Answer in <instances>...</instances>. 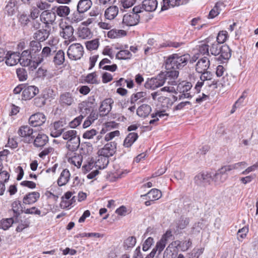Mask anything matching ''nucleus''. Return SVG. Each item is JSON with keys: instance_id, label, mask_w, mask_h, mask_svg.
Listing matches in <instances>:
<instances>
[{"instance_id": "1", "label": "nucleus", "mask_w": 258, "mask_h": 258, "mask_svg": "<svg viewBox=\"0 0 258 258\" xmlns=\"http://www.w3.org/2000/svg\"><path fill=\"white\" fill-rule=\"evenodd\" d=\"M191 83L182 81L179 83L178 82L174 86L164 87L157 92L151 94L152 98L154 100H157L159 102L162 103L163 106L169 107L172 104L171 99L167 97L162 95L163 92H167L168 93H173L177 94L178 93L181 94L179 95V99L181 100L184 98H190L192 97L190 92H188L192 87Z\"/></svg>"}, {"instance_id": "2", "label": "nucleus", "mask_w": 258, "mask_h": 258, "mask_svg": "<svg viewBox=\"0 0 258 258\" xmlns=\"http://www.w3.org/2000/svg\"><path fill=\"white\" fill-rule=\"evenodd\" d=\"M190 56L188 54L179 55L173 54L170 55L166 60L167 70L180 69L187 64Z\"/></svg>"}, {"instance_id": "3", "label": "nucleus", "mask_w": 258, "mask_h": 258, "mask_svg": "<svg viewBox=\"0 0 258 258\" xmlns=\"http://www.w3.org/2000/svg\"><path fill=\"white\" fill-rule=\"evenodd\" d=\"M142 12L140 5L135 6L133 9V12L124 14L121 23V27L125 28L137 25L140 21L139 13Z\"/></svg>"}, {"instance_id": "4", "label": "nucleus", "mask_w": 258, "mask_h": 258, "mask_svg": "<svg viewBox=\"0 0 258 258\" xmlns=\"http://www.w3.org/2000/svg\"><path fill=\"white\" fill-rule=\"evenodd\" d=\"M84 54V48L80 43H74L68 48L67 55L73 60L80 59Z\"/></svg>"}, {"instance_id": "5", "label": "nucleus", "mask_w": 258, "mask_h": 258, "mask_svg": "<svg viewBox=\"0 0 258 258\" xmlns=\"http://www.w3.org/2000/svg\"><path fill=\"white\" fill-rule=\"evenodd\" d=\"M33 130L28 125L21 126L18 131V134L22 138V140L27 143L33 142L34 138Z\"/></svg>"}, {"instance_id": "6", "label": "nucleus", "mask_w": 258, "mask_h": 258, "mask_svg": "<svg viewBox=\"0 0 258 258\" xmlns=\"http://www.w3.org/2000/svg\"><path fill=\"white\" fill-rule=\"evenodd\" d=\"M59 34L61 37L65 39H71L74 34L73 27L66 21L59 22Z\"/></svg>"}, {"instance_id": "7", "label": "nucleus", "mask_w": 258, "mask_h": 258, "mask_svg": "<svg viewBox=\"0 0 258 258\" xmlns=\"http://www.w3.org/2000/svg\"><path fill=\"white\" fill-rule=\"evenodd\" d=\"M201 74L202 75L200 77V81H199L197 82L195 87V89L198 93L200 91L201 87L204 85H208L210 86H211L212 85L215 86L216 85V83H214V82H213L212 83L210 84L209 83L208 81H211L212 77V75L210 72L206 71Z\"/></svg>"}, {"instance_id": "8", "label": "nucleus", "mask_w": 258, "mask_h": 258, "mask_svg": "<svg viewBox=\"0 0 258 258\" xmlns=\"http://www.w3.org/2000/svg\"><path fill=\"white\" fill-rule=\"evenodd\" d=\"M229 171L226 166L222 167L214 175L212 180L217 184H220L224 182L228 178L227 172Z\"/></svg>"}, {"instance_id": "9", "label": "nucleus", "mask_w": 258, "mask_h": 258, "mask_svg": "<svg viewBox=\"0 0 258 258\" xmlns=\"http://www.w3.org/2000/svg\"><path fill=\"white\" fill-rule=\"evenodd\" d=\"M29 46V54L31 58L33 59V66L34 67V64H35V61L37 59L38 54L40 53L42 46L40 42L35 40L31 41Z\"/></svg>"}, {"instance_id": "10", "label": "nucleus", "mask_w": 258, "mask_h": 258, "mask_svg": "<svg viewBox=\"0 0 258 258\" xmlns=\"http://www.w3.org/2000/svg\"><path fill=\"white\" fill-rule=\"evenodd\" d=\"M116 143L115 142H111L107 143L103 148L98 151V155H103L109 157L112 156L115 152Z\"/></svg>"}, {"instance_id": "11", "label": "nucleus", "mask_w": 258, "mask_h": 258, "mask_svg": "<svg viewBox=\"0 0 258 258\" xmlns=\"http://www.w3.org/2000/svg\"><path fill=\"white\" fill-rule=\"evenodd\" d=\"M56 19L55 12L49 11H44L40 16V21L48 27L49 25H52Z\"/></svg>"}, {"instance_id": "12", "label": "nucleus", "mask_w": 258, "mask_h": 258, "mask_svg": "<svg viewBox=\"0 0 258 258\" xmlns=\"http://www.w3.org/2000/svg\"><path fill=\"white\" fill-rule=\"evenodd\" d=\"M176 70L171 69L166 73L164 79L166 80L167 85L164 87L174 86L178 82L177 80L179 75V72Z\"/></svg>"}, {"instance_id": "13", "label": "nucleus", "mask_w": 258, "mask_h": 258, "mask_svg": "<svg viewBox=\"0 0 258 258\" xmlns=\"http://www.w3.org/2000/svg\"><path fill=\"white\" fill-rule=\"evenodd\" d=\"M164 85H167L166 80L164 79V77L161 76H158L155 78H152L148 80L145 84L146 88H149L151 89L154 90L159 87H161Z\"/></svg>"}, {"instance_id": "14", "label": "nucleus", "mask_w": 258, "mask_h": 258, "mask_svg": "<svg viewBox=\"0 0 258 258\" xmlns=\"http://www.w3.org/2000/svg\"><path fill=\"white\" fill-rule=\"evenodd\" d=\"M46 121V117L42 113H37L32 115L29 119V124L34 127L42 125Z\"/></svg>"}, {"instance_id": "15", "label": "nucleus", "mask_w": 258, "mask_h": 258, "mask_svg": "<svg viewBox=\"0 0 258 258\" xmlns=\"http://www.w3.org/2000/svg\"><path fill=\"white\" fill-rule=\"evenodd\" d=\"M212 176L208 173H201L195 177V183L200 186H205L210 183Z\"/></svg>"}, {"instance_id": "16", "label": "nucleus", "mask_w": 258, "mask_h": 258, "mask_svg": "<svg viewBox=\"0 0 258 258\" xmlns=\"http://www.w3.org/2000/svg\"><path fill=\"white\" fill-rule=\"evenodd\" d=\"M114 101L112 98H108L104 99L101 103L99 108L100 115L105 116L108 114L112 109Z\"/></svg>"}, {"instance_id": "17", "label": "nucleus", "mask_w": 258, "mask_h": 258, "mask_svg": "<svg viewBox=\"0 0 258 258\" xmlns=\"http://www.w3.org/2000/svg\"><path fill=\"white\" fill-rule=\"evenodd\" d=\"M207 42L209 45V51L212 55L217 56L220 53V49L222 45L216 40L215 38H208Z\"/></svg>"}, {"instance_id": "18", "label": "nucleus", "mask_w": 258, "mask_h": 258, "mask_svg": "<svg viewBox=\"0 0 258 258\" xmlns=\"http://www.w3.org/2000/svg\"><path fill=\"white\" fill-rule=\"evenodd\" d=\"M39 92L38 88L35 86L25 87L22 92L23 99L30 100Z\"/></svg>"}, {"instance_id": "19", "label": "nucleus", "mask_w": 258, "mask_h": 258, "mask_svg": "<svg viewBox=\"0 0 258 258\" xmlns=\"http://www.w3.org/2000/svg\"><path fill=\"white\" fill-rule=\"evenodd\" d=\"M210 60L207 57H204L199 59L197 63L196 70L199 73H202L207 71L210 67Z\"/></svg>"}, {"instance_id": "20", "label": "nucleus", "mask_w": 258, "mask_h": 258, "mask_svg": "<svg viewBox=\"0 0 258 258\" xmlns=\"http://www.w3.org/2000/svg\"><path fill=\"white\" fill-rule=\"evenodd\" d=\"M52 51L51 49L48 46L44 47L41 53L38 54L37 59L35 61V64H34V69H36L41 63L45 58L49 56Z\"/></svg>"}, {"instance_id": "21", "label": "nucleus", "mask_w": 258, "mask_h": 258, "mask_svg": "<svg viewBox=\"0 0 258 258\" xmlns=\"http://www.w3.org/2000/svg\"><path fill=\"white\" fill-rule=\"evenodd\" d=\"M189 0H163L161 10H167L170 7H174L180 5L186 4Z\"/></svg>"}, {"instance_id": "22", "label": "nucleus", "mask_w": 258, "mask_h": 258, "mask_svg": "<svg viewBox=\"0 0 258 258\" xmlns=\"http://www.w3.org/2000/svg\"><path fill=\"white\" fill-rule=\"evenodd\" d=\"M59 102L62 106H71L74 103L73 94L70 92H64L60 95Z\"/></svg>"}, {"instance_id": "23", "label": "nucleus", "mask_w": 258, "mask_h": 258, "mask_svg": "<svg viewBox=\"0 0 258 258\" xmlns=\"http://www.w3.org/2000/svg\"><path fill=\"white\" fill-rule=\"evenodd\" d=\"M20 53L18 52H7L6 63L9 66H13L18 63L20 60Z\"/></svg>"}, {"instance_id": "24", "label": "nucleus", "mask_w": 258, "mask_h": 258, "mask_svg": "<svg viewBox=\"0 0 258 258\" xmlns=\"http://www.w3.org/2000/svg\"><path fill=\"white\" fill-rule=\"evenodd\" d=\"M157 0H144L142 6V12L144 10L147 12L154 11L157 7Z\"/></svg>"}, {"instance_id": "25", "label": "nucleus", "mask_w": 258, "mask_h": 258, "mask_svg": "<svg viewBox=\"0 0 258 258\" xmlns=\"http://www.w3.org/2000/svg\"><path fill=\"white\" fill-rule=\"evenodd\" d=\"M118 12V7L111 6L106 9L104 12V16L106 19L112 20L117 16Z\"/></svg>"}, {"instance_id": "26", "label": "nucleus", "mask_w": 258, "mask_h": 258, "mask_svg": "<svg viewBox=\"0 0 258 258\" xmlns=\"http://www.w3.org/2000/svg\"><path fill=\"white\" fill-rule=\"evenodd\" d=\"M62 127V122H55L51 128L50 135L54 138L60 136L64 132V128Z\"/></svg>"}, {"instance_id": "27", "label": "nucleus", "mask_w": 258, "mask_h": 258, "mask_svg": "<svg viewBox=\"0 0 258 258\" xmlns=\"http://www.w3.org/2000/svg\"><path fill=\"white\" fill-rule=\"evenodd\" d=\"M40 198V194L33 191L26 195L23 198V203L24 204L31 205L35 203Z\"/></svg>"}, {"instance_id": "28", "label": "nucleus", "mask_w": 258, "mask_h": 258, "mask_svg": "<svg viewBox=\"0 0 258 258\" xmlns=\"http://www.w3.org/2000/svg\"><path fill=\"white\" fill-rule=\"evenodd\" d=\"M33 144L36 147H42L48 142V137L45 134H38L35 139H33Z\"/></svg>"}, {"instance_id": "29", "label": "nucleus", "mask_w": 258, "mask_h": 258, "mask_svg": "<svg viewBox=\"0 0 258 258\" xmlns=\"http://www.w3.org/2000/svg\"><path fill=\"white\" fill-rule=\"evenodd\" d=\"M71 174L67 169H63L57 179V184L59 186L66 185L69 181Z\"/></svg>"}, {"instance_id": "30", "label": "nucleus", "mask_w": 258, "mask_h": 258, "mask_svg": "<svg viewBox=\"0 0 258 258\" xmlns=\"http://www.w3.org/2000/svg\"><path fill=\"white\" fill-rule=\"evenodd\" d=\"M224 8V5L222 2H217L213 9L210 11L208 18L214 19L217 16Z\"/></svg>"}, {"instance_id": "31", "label": "nucleus", "mask_w": 258, "mask_h": 258, "mask_svg": "<svg viewBox=\"0 0 258 258\" xmlns=\"http://www.w3.org/2000/svg\"><path fill=\"white\" fill-rule=\"evenodd\" d=\"M92 5L91 0H80L77 6V11L84 13L90 9Z\"/></svg>"}, {"instance_id": "32", "label": "nucleus", "mask_w": 258, "mask_h": 258, "mask_svg": "<svg viewBox=\"0 0 258 258\" xmlns=\"http://www.w3.org/2000/svg\"><path fill=\"white\" fill-rule=\"evenodd\" d=\"M49 35V31L46 29H41L37 31L34 34V38L39 42L46 40Z\"/></svg>"}, {"instance_id": "33", "label": "nucleus", "mask_w": 258, "mask_h": 258, "mask_svg": "<svg viewBox=\"0 0 258 258\" xmlns=\"http://www.w3.org/2000/svg\"><path fill=\"white\" fill-rule=\"evenodd\" d=\"M10 177L9 173L6 171L0 172V195H3L5 190V183L7 182Z\"/></svg>"}, {"instance_id": "34", "label": "nucleus", "mask_w": 258, "mask_h": 258, "mask_svg": "<svg viewBox=\"0 0 258 258\" xmlns=\"http://www.w3.org/2000/svg\"><path fill=\"white\" fill-rule=\"evenodd\" d=\"M151 111V107L148 104H143L137 109V114L140 117H146Z\"/></svg>"}, {"instance_id": "35", "label": "nucleus", "mask_w": 258, "mask_h": 258, "mask_svg": "<svg viewBox=\"0 0 258 258\" xmlns=\"http://www.w3.org/2000/svg\"><path fill=\"white\" fill-rule=\"evenodd\" d=\"M16 2L14 0H10L5 8V13L8 16H12L16 13Z\"/></svg>"}, {"instance_id": "36", "label": "nucleus", "mask_w": 258, "mask_h": 258, "mask_svg": "<svg viewBox=\"0 0 258 258\" xmlns=\"http://www.w3.org/2000/svg\"><path fill=\"white\" fill-rule=\"evenodd\" d=\"M80 138L77 136L67 142L66 147L70 151H75L79 148L80 146Z\"/></svg>"}, {"instance_id": "37", "label": "nucleus", "mask_w": 258, "mask_h": 258, "mask_svg": "<svg viewBox=\"0 0 258 258\" xmlns=\"http://www.w3.org/2000/svg\"><path fill=\"white\" fill-rule=\"evenodd\" d=\"M138 138V135L136 133H131L128 134L124 139L123 146L124 147L129 148L132 146L134 143Z\"/></svg>"}, {"instance_id": "38", "label": "nucleus", "mask_w": 258, "mask_h": 258, "mask_svg": "<svg viewBox=\"0 0 258 258\" xmlns=\"http://www.w3.org/2000/svg\"><path fill=\"white\" fill-rule=\"evenodd\" d=\"M126 35V32L123 30H117L113 29L109 31L107 33V36L111 39H115L125 36Z\"/></svg>"}, {"instance_id": "39", "label": "nucleus", "mask_w": 258, "mask_h": 258, "mask_svg": "<svg viewBox=\"0 0 258 258\" xmlns=\"http://www.w3.org/2000/svg\"><path fill=\"white\" fill-rule=\"evenodd\" d=\"M143 196H147L151 201H155L159 199L162 197V193L159 189L153 188L147 194L141 196V197Z\"/></svg>"}, {"instance_id": "40", "label": "nucleus", "mask_w": 258, "mask_h": 258, "mask_svg": "<svg viewBox=\"0 0 258 258\" xmlns=\"http://www.w3.org/2000/svg\"><path fill=\"white\" fill-rule=\"evenodd\" d=\"M65 60V54L62 50L56 52L53 57V61L55 65L60 66L63 64Z\"/></svg>"}, {"instance_id": "41", "label": "nucleus", "mask_w": 258, "mask_h": 258, "mask_svg": "<svg viewBox=\"0 0 258 258\" xmlns=\"http://www.w3.org/2000/svg\"><path fill=\"white\" fill-rule=\"evenodd\" d=\"M108 163V157L103 155H98V159L95 164L96 167L99 169H104L107 166Z\"/></svg>"}, {"instance_id": "42", "label": "nucleus", "mask_w": 258, "mask_h": 258, "mask_svg": "<svg viewBox=\"0 0 258 258\" xmlns=\"http://www.w3.org/2000/svg\"><path fill=\"white\" fill-rule=\"evenodd\" d=\"M146 93L145 92H139L136 94H133L131 98V103L135 104L138 100L139 102H144L146 100L145 97Z\"/></svg>"}, {"instance_id": "43", "label": "nucleus", "mask_w": 258, "mask_h": 258, "mask_svg": "<svg viewBox=\"0 0 258 258\" xmlns=\"http://www.w3.org/2000/svg\"><path fill=\"white\" fill-rule=\"evenodd\" d=\"M220 57L223 59H229L231 55V50L229 46L226 44L221 46L220 49Z\"/></svg>"}, {"instance_id": "44", "label": "nucleus", "mask_w": 258, "mask_h": 258, "mask_svg": "<svg viewBox=\"0 0 258 258\" xmlns=\"http://www.w3.org/2000/svg\"><path fill=\"white\" fill-rule=\"evenodd\" d=\"M234 77L226 74L221 79L220 83L223 87H229L234 83Z\"/></svg>"}, {"instance_id": "45", "label": "nucleus", "mask_w": 258, "mask_h": 258, "mask_svg": "<svg viewBox=\"0 0 258 258\" xmlns=\"http://www.w3.org/2000/svg\"><path fill=\"white\" fill-rule=\"evenodd\" d=\"M197 49L198 52L202 55L209 54V45L207 42V39L203 42L197 46Z\"/></svg>"}, {"instance_id": "46", "label": "nucleus", "mask_w": 258, "mask_h": 258, "mask_svg": "<svg viewBox=\"0 0 258 258\" xmlns=\"http://www.w3.org/2000/svg\"><path fill=\"white\" fill-rule=\"evenodd\" d=\"M70 8L66 6H60L57 7L55 10V14H56L60 17H65L68 16L70 13Z\"/></svg>"}, {"instance_id": "47", "label": "nucleus", "mask_w": 258, "mask_h": 258, "mask_svg": "<svg viewBox=\"0 0 258 258\" xmlns=\"http://www.w3.org/2000/svg\"><path fill=\"white\" fill-rule=\"evenodd\" d=\"M191 243L189 240L185 241H175L172 244L176 247H178L182 251L186 250L190 246Z\"/></svg>"}, {"instance_id": "48", "label": "nucleus", "mask_w": 258, "mask_h": 258, "mask_svg": "<svg viewBox=\"0 0 258 258\" xmlns=\"http://www.w3.org/2000/svg\"><path fill=\"white\" fill-rule=\"evenodd\" d=\"M247 166V163L245 162H240L231 165H226L228 170L229 171L234 169L241 170L245 168Z\"/></svg>"}, {"instance_id": "49", "label": "nucleus", "mask_w": 258, "mask_h": 258, "mask_svg": "<svg viewBox=\"0 0 258 258\" xmlns=\"http://www.w3.org/2000/svg\"><path fill=\"white\" fill-rule=\"evenodd\" d=\"M69 162L77 168H80L82 162V156L81 155H75L69 159Z\"/></svg>"}, {"instance_id": "50", "label": "nucleus", "mask_w": 258, "mask_h": 258, "mask_svg": "<svg viewBox=\"0 0 258 258\" xmlns=\"http://www.w3.org/2000/svg\"><path fill=\"white\" fill-rule=\"evenodd\" d=\"M18 20L22 27L27 26L30 22L29 16L24 13L18 15Z\"/></svg>"}, {"instance_id": "51", "label": "nucleus", "mask_w": 258, "mask_h": 258, "mask_svg": "<svg viewBox=\"0 0 258 258\" xmlns=\"http://www.w3.org/2000/svg\"><path fill=\"white\" fill-rule=\"evenodd\" d=\"M136 243V238L134 236H130L125 239L123 242V247L125 249L133 247Z\"/></svg>"}, {"instance_id": "52", "label": "nucleus", "mask_w": 258, "mask_h": 258, "mask_svg": "<svg viewBox=\"0 0 258 258\" xmlns=\"http://www.w3.org/2000/svg\"><path fill=\"white\" fill-rule=\"evenodd\" d=\"M132 55L128 50H121L116 54V58L118 59H130Z\"/></svg>"}, {"instance_id": "53", "label": "nucleus", "mask_w": 258, "mask_h": 258, "mask_svg": "<svg viewBox=\"0 0 258 258\" xmlns=\"http://www.w3.org/2000/svg\"><path fill=\"white\" fill-rule=\"evenodd\" d=\"M85 81L88 83L92 84H97L99 83L97 76L95 72L89 74L86 77Z\"/></svg>"}, {"instance_id": "54", "label": "nucleus", "mask_w": 258, "mask_h": 258, "mask_svg": "<svg viewBox=\"0 0 258 258\" xmlns=\"http://www.w3.org/2000/svg\"><path fill=\"white\" fill-rule=\"evenodd\" d=\"M79 36L82 39L89 38L92 36V33L88 28L83 27L79 30Z\"/></svg>"}, {"instance_id": "55", "label": "nucleus", "mask_w": 258, "mask_h": 258, "mask_svg": "<svg viewBox=\"0 0 258 258\" xmlns=\"http://www.w3.org/2000/svg\"><path fill=\"white\" fill-rule=\"evenodd\" d=\"M99 45L98 39H95L86 43V48L90 50L97 49Z\"/></svg>"}, {"instance_id": "56", "label": "nucleus", "mask_w": 258, "mask_h": 258, "mask_svg": "<svg viewBox=\"0 0 258 258\" xmlns=\"http://www.w3.org/2000/svg\"><path fill=\"white\" fill-rule=\"evenodd\" d=\"M73 195V193L71 191L67 192L63 196L61 197V201L60 204V206L61 208H67V201L71 199Z\"/></svg>"}, {"instance_id": "57", "label": "nucleus", "mask_w": 258, "mask_h": 258, "mask_svg": "<svg viewBox=\"0 0 258 258\" xmlns=\"http://www.w3.org/2000/svg\"><path fill=\"white\" fill-rule=\"evenodd\" d=\"M77 136V132L72 130L63 132L62 134V138L65 140H68V141Z\"/></svg>"}, {"instance_id": "58", "label": "nucleus", "mask_w": 258, "mask_h": 258, "mask_svg": "<svg viewBox=\"0 0 258 258\" xmlns=\"http://www.w3.org/2000/svg\"><path fill=\"white\" fill-rule=\"evenodd\" d=\"M14 222L13 218H8L0 222V228L7 230L10 227Z\"/></svg>"}, {"instance_id": "59", "label": "nucleus", "mask_w": 258, "mask_h": 258, "mask_svg": "<svg viewBox=\"0 0 258 258\" xmlns=\"http://www.w3.org/2000/svg\"><path fill=\"white\" fill-rule=\"evenodd\" d=\"M228 37V33L226 31H220L217 36L216 40L221 44L223 43Z\"/></svg>"}, {"instance_id": "60", "label": "nucleus", "mask_w": 258, "mask_h": 258, "mask_svg": "<svg viewBox=\"0 0 258 258\" xmlns=\"http://www.w3.org/2000/svg\"><path fill=\"white\" fill-rule=\"evenodd\" d=\"M12 207L14 213L17 215H20L21 212L22 211L21 202L19 201H14L12 204Z\"/></svg>"}, {"instance_id": "61", "label": "nucleus", "mask_w": 258, "mask_h": 258, "mask_svg": "<svg viewBox=\"0 0 258 258\" xmlns=\"http://www.w3.org/2000/svg\"><path fill=\"white\" fill-rule=\"evenodd\" d=\"M54 149L51 147H48L44 148L39 154V157L42 159H44L46 156L52 154L54 153Z\"/></svg>"}, {"instance_id": "62", "label": "nucleus", "mask_w": 258, "mask_h": 258, "mask_svg": "<svg viewBox=\"0 0 258 258\" xmlns=\"http://www.w3.org/2000/svg\"><path fill=\"white\" fill-rule=\"evenodd\" d=\"M16 73L20 81H23L27 79V73L24 69H17L16 70Z\"/></svg>"}, {"instance_id": "63", "label": "nucleus", "mask_w": 258, "mask_h": 258, "mask_svg": "<svg viewBox=\"0 0 258 258\" xmlns=\"http://www.w3.org/2000/svg\"><path fill=\"white\" fill-rule=\"evenodd\" d=\"M178 256L176 251H172L170 246H168L164 252V258H177Z\"/></svg>"}, {"instance_id": "64", "label": "nucleus", "mask_w": 258, "mask_h": 258, "mask_svg": "<svg viewBox=\"0 0 258 258\" xmlns=\"http://www.w3.org/2000/svg\"><path fill=\"white\" fill-rule=\"evenodd\" d=\"M189 223L187 218H181L177 223V227L179 229H184Z\"/></svg>"}]
</instances>
